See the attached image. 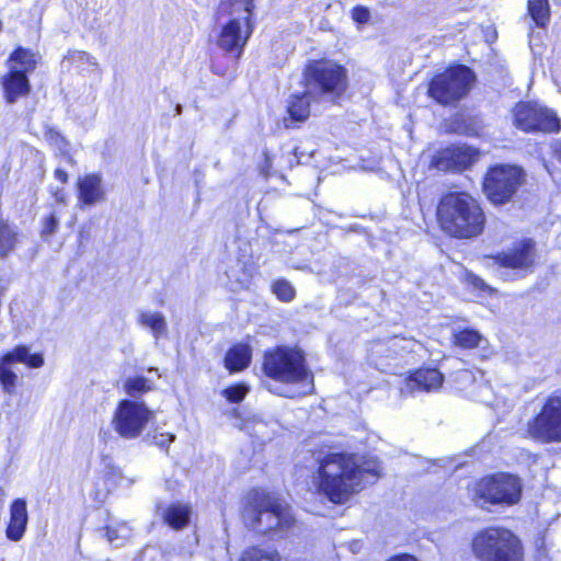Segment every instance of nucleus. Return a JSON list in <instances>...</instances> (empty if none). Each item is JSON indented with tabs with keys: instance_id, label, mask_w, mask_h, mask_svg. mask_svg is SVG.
<instances>
[{
	"instance_id": "37998d69",
	"label": "nucleus",
	"mask_w": 561,
	"mask_h": 561,
	"mask_svg": "<svg viewBox=\"0 0 561 561\" xmlns=\"http://www.w3.org/2000/svg\"><path fill=\"white\" fill-rule=\"evenodd\" d=\"M55 178L61 182V183H66L67 180H68V174L66 171L61 170V169H56L55 170Z\"/></svg>"
},
{
	"instance_id": "20e7f679",
	"label": "nucleus",
	"mask_w": 561,
	"mask_h": 561,
	"mask_svg": "<svg viewBox=\"0 0 561 561\" xmlns=\"http://www.w3.org/2000/svg\"><path fill=\"white\" fill-rule=\"evenodd\" d=\"M263 370L267 377L282 383H299L309 393L313 389V375L306 365L302 351L278 346L264 355Z\"/></svg>"
},
{
	"instance_id": "c85d7f7f",
	"label": "nucleus",
	"mask_w": 561,
	"mask_h": 561,
	"mask_svg": "<svg viewBox=\"0 0 561 561\" xmlns=\"http://www.w3.org/2000/svg\"><path fill=\"white\" fill-rule=\"evenodd\" d=\"M453 341L456 346L465 350L478 347L485 339L483 335L473 329H463L453 335Z\"/></svg>"
},
{
	"instance_id": "a211bd4d",
	"label": "nucleus",
	"mask_w": 561,
	"mask_h": 561,
	"mask_svg": "<svg viewBox=\"0 0 561 561\" xmlns=\"http://www.w3.org/2000/svg\"><path fill=\"white\" fill-rule=\"evenodd\" d=\"M1 85L4 92V99L10 104L15 103L20 98L27 95L31 91L28 77L13 69H9L8 73L2 77Z\"/></svg>"
},
{
	"instance_id": "393cba45",
	"label": "nucleus",
	"mask_w": 561,
	"mask_h": 561,
	"mask_svg": "<svg viewBox=\"0 0 561 561\" xmlns=\"http://www.w3.org/2000/svg\"><path fill=\"white\" fill-rule=\"evenodd\" d=\"M252 357L251 347L247 344H237L225 356L226 368L230 371H239L249 366Z\"/></svg>"
},
{
	"instance_id": "1a4fd4ad",
	"label": "nucleus",
	"mask_w": 561,
	"mask_h": 561,
	"mask_svg": "<svg viewBox=\"0 0 561 561\" xmlns=\"http://www.w3.org/2000/svg\"><path fill=\"white\" fill-rule=\"evenodd\" d=\"M478 505L516 504L522 495L520 480L508 473H497L481 479L474 489Z\"/></svg>"
},
{
	"instance_id": "ddd939ff",
	"label": "nucleus",
	"mask_w": 561,
	"mask_h": 561,
	"mask_svg": "<svg viewBox=\"0 0 561 561\" xmlns=\"http://www.w3.org/2000/svg\"><path fill=\"white\" fill-rule=\"evenodd\" d=\"M477 158V150L469 146H450L439 150L432 164L440 171H460L470 167Z\"/></svg>"
},
{
	"instance_id": "79ce46f5",
	"label": "nucleus",
	"mask_w": 561,
	"mask_h": 561,
	"mask_svg": "<svg viewBox=\"0 0 561 561\" xmlns=\"http://www.w3.org/2000/svg\"><path fill=\"white\" fill-rule=\"evenodd\" d=\"M469 280L471 283V285L477 288V289H480V290H483V291H486V290H490V287L485 284V282L479 277V276H476V275H470L469 276Z\"/></svg>"
},
{
	"instance_id": "473e14b6",
	"label": "nucleus",
	"mask_w": 561,
	"mask_h": 561,
	"mask_svg": "<svg viewBox=\"0 0 561 561\" xmlns=\"http://www.w3.org/2000/svg\"><path fill=\"white\" fill-rule=\"evenodd\" d=\"M272 290L276 297L284 302H290L296 296L294 286L288 280L283 278L276 279L272 284Z\"/></svg>"
},
{
	"instance_id": "4be33fe9",
	"label": "nucleus",
	"mask_w": 561,
	"mask_h": 561,
	"mask_svg": "<svg viewBox=\"0 0 561 561\" xmlns=\"http://www.w3.org/2000/svg\"><path fill=\"white\" fill-rule=\"evenodd\" d=\"M158 512L160 513L163 522L173 529L184 528L191 517V511L187 505L173 503L165 507L159 506Z\"/></svg>"
},
{
	"instance_id": "f3484780",
	"label": "nucleus",
	"mask_w": 561,
	"mask_h": 561,
	"mask_svg": "<svg viewBox=\"0 0 561 561\" xmlns=\"http://www.w3.org/2000/svg\"><path fill=\"white\" fill-rule=\"evenodd\" d=\"M444 381L443 374L436 368H422L413 373L405 380V391L411 393L415 391H433L442 387Z\"/></svg>"
},
{
	"instance_id": "f03ea898",
	"label": "nucleus",
	"mask_w": 561,
	"mask_h": 561,
	"mask_svg": "<svg viewBox=\"0 0 561 561\" xmlns=\"http://www.w3.org/2000/svg\"><path fill=\"white\" fill-rule=\"evenodd\" d=\"M437 220L447 234L458 239H471L482 233L485 215L479 202L470 194L453 192L440 198Z\"/></svg>"
},
{
	"instance_id": "9b49d317",
	"label": "nucleus",
	"mask_w": 561,
	"mask_h": 561,
	"mask_svg": "<svg viewBox=\"0 0 561 561\" xmlns=\"http://www.w3.org/2000/svg\"><path fill=\"white\" fill-rule=\"evenodd\" d=\"M527 434L540 443H561V391L548 397L540 412L528 421Z\"/></svg>"
},
{
	"instance_id": "58836bf2",
	"label": "nucleus",
	"mask_w": 561,
	"mask_h": 561,
	"mask_svg": "<svg viewBox=\"0 0 561 561\" xmlns=\"http://www.w3.org/2000/svg\"><path fill=\"white\" fill-rule=\"evenodd\" d=\"M59 226V220L54 214H50L48 217H46L43 221V229H42V236L47 237L51 236L56 232Z\"/></svg>"
},
{
	"instance_id": "c9c22d12",
	"label": "nucleus",
	"mask_w": 561,
	"mask_h": 561,
	"mask_svg": "<svg viewBox=\"0 0 561 561\" xmlns=\"http://www.w3.org/2000/svg\"><path fill=\"white\" fill-rule=\"evenodd\" d=\"M175 439V436L170 433H149L144 440L148 444L156 445L161 449H167L169 445Z\"/></svg>"
},
{
	"instance_id": "e433bc0d",
	"label": "nucleus",
	"mask_w": 561,
	"mask_h": 561,
	"mask_svg": "<svg viewBox=\"0 0 561 561\" xmlns=\"http://www.w3.org/2000/svg\"><path fill=\"white\" fill-rule=\"evenodd\" d=\"M248 392L249 388L243 383L230 386L222 391L225 398L232 403L241 402Z\"/></svg>"
},
{
	"instance_id": "c03bdc74",
	"label": "nucleus",
	"mask_w": 561,
	"mask_h": 561,
	"mask_svg": "<svg viewBox=\"0 0 561 561\" xmlns=\"http://www.w3.org/2000/svg\"><path fill=\"white\" fill-rule=\"evenodd\" d=\"M54 197L56 202L58 203H65L66 201V194L62 188H58L54 192Z\"/></svg>"
},
{
	"instance_id": "4c0bfd02",
	"label": "nucleus",
	"mask_w": 561,
	"mask_h": 561,
	"mask_svg": "<svg viewBox=\"0 0 561 561\" xmlns=\"http://www.w3.org/2000/svg\"><path fill=\"white\" fill-rule=\"evenodd\" d=\"M455 131L468 136L477 135L478 130L474 126H471V118L460 117L455 122Z\"/></svg>"
},
{
	"instance_id": "de8ad7c7",
	"label": "nucleus",
	"mask_w": 561,
	"mask_h": 561,
	"mask_svg": "<svg viewBox=\"0 0 561 561\" xmlns=\"http://www.w3.org/2000/svg\"><path fill=\"white\" fill-rule=\"evenodd\" d=\"M266 387L268 388V390H270L271 392L277 393V394H279V396L288 397V394H287V393H285V392H283V391L280 390V388L272 389L270 386H266Z\"/></svg>"
},
{
	"instance_id": "72a5a7b5",
	"label": "nucleus",
	"mask_w": 561,
	"mask_h": 561,
	"mask_svg": "<svg viewBox=\"0 0 561 561\" xmlns=\"http://www.w3.org/2000/svg\"><path fill=\"white\" fill-rule=\"evenodd\" d=\"M101 531L110 543H114L116 546L121 545L119 541L127 539L130 535V529L124 524L117 527L107 526Z\"/></svg>"
},
{
	"instance_id": "bb28decb",
	"label": "nucleus",
	"mask_w": 561,
	"mask_h": 561,
	"mask_svg": "<svg viewBox=\"0 0 561 561\" xmlns=\"http://www.w3.org/2000/svg\"><path fill=\"white\" fill-rule=\"evenodd\" d=\"M137 320L141 327L151 330L156 340L167 335L168 325L165 318L161 312L140 311Z\"/></svg>"
},
{
	"instance_id": "5701e85b",
	"label": "nucleus",
	"mask_w": 561,
	"mask_h": 561,
	"mask_svg": "<svg viewBox=\"0 0 561 561\" xmlns=\"http://www.w3.org/2000/svg\"><path fill=\"white\" fill-rule=\"evenodd\" d=\"M4 364L13 365L23 363L31 368H39L44 365V357L42 354H31L30 348L25 345H19L11 352H8L1 357Z\"/></svg>"
},
{
	"instance_id": "423d86ee",
	"label": "nucleus",
	"mask_w": 561,
	"mask_h": 561,
	"mask_svg": "<svg viewBox=\"0 0 561 561\" xmlns=\"http://www.w3.org/2000/svg\"><path fill=\"white\" fill-rule=\"evenodd\" d=\"M307 92L320 100L333 101L346 87V70L330 60H312L304 71Z\"/></svg>"
},
{
	"instance_id": "412c9836",
	"label": "nucleus",
	"mask_w": 561,
	"mask_h": 561,
	"mask_svg": "<svg viewBox=\"0 0 561 561\" xmlns=\"http://www.w3.org/2000/svg\"><path fill=\"white\" fill-rule=\"evenodd\" d=\"M311 100L318 101L319 98H314L312 94L307 92V88L301 94H294L288 104L289 118H285L284 123L287 128L293 127V122H305L310 115V102Z\"/></svg>"
},
{
	"instance_id": "a19ab883",
	"label": "nucleus",
	"mask_w": 561,
	"mask_h": 561,
	"mask_svg": "<svg viewBox=\"0 0 561 561\" xmlns=\"http://www.w3.org/2000/svg\"><path fill=\"white\" fill-rule=\"evenodd\" d=\"M352 16L358 23H366L370 18V12L367 8L357 5L353 9Z\"/></svg>"
},
{
	"instance_id": "a878e982",
	"label": "nucleus",
	"mask_w": 561,
	"mask_h": 561,
	"mask_svg": "<svg viewBox=\"0 0 561 561\" xmlns=\"http://www.w3.org/2000/svg\"><path fill=\"white\" fill-rule=\"evenodd\" d=\"M8 68L18 70L20 73L33 72L36 67V56L31 50L23 47H18L9 57L7 61Z\"/></svg>"
},
{
	"instance_id": "7c9ffc66",
	"label": "nucleus",
	"mask_w": 561,
	"mask_h": 561,
	"mask_svg": "<svg viewBox=\"0 0 561 561\" xmlns=\"http://www.w3.org/2000/svg\"><path fill=\"white\" fill-rule=\"evenodd\" d=\"M240 561H279V556L275 550L252 547L242 553Z\"/></svg>"
},
{
	"instance_id": "7ed1b4c3",
	"label": "nucleus",
	"mask_w": 561,
	"mask_h": 561,
	"mask_svg": "<svg viewBox=\"0 0 561 561\" xmlns=\"http://www.w3.org/2000/svg\"><path fill=\"white\" fill-rule=\"evenodd\" d=\"M242 516L247 527L272 539L286 536L295 524L278 499L259 490L249 493Z\"/></svg>"
},
{
	"instance_id": "cd10ccee",
	"label": "nucleus",
	"mask_w": 561,
	"mask_h": 561,
	"mask_svg": "<svg viewBox=\"0 0 561 561\" xmlns=\"http://www.w3.org/2000/svg\"><path fill=\"white\" fill-rule=\"evenodd\" d=\"M528 13L538 27H545L550 21L549 0H528Z\"/></svg>"
},
{
	"instance_id": "39448f33",
	"label": "nucleus",
	"mask_w": 561,
	"mask_h": 561,
	"mask_svg": "<svg viewBox=\"0 0 561 561\" xmlns=\"http://www.w3.org/2000/svg\"><path fill=\"white\" fill-rule=\"evenodd\" d=\"M471 551L478 561H524L520 540L506 528L489 527L477 533Z\"/></svg>"
},
{
	"instance_id": "4468645a",
	"label": "nucleus",
	"mask_w": 561,
	"mask_h": 561,
	"mask_svg": "<svg viewBox=\"0 0 561 561\" xmlns=\"http://www.w3.org/2000/svg\"><path fill=\"white\" fill-rule=\"evenodd\" d=\"M414 342L399 336H393L387 342H377L371 347L370 360L379 370L390 369L388 359L402 357L412 350Z\"/></svg>"
},
{
	"instance_id": "b1692460",
	"label": "nucleus",
	"mask_w": 561,
	"mask_h": 561,
	"mask_svg": "<svg viewBox=\"0 0 561 561\" xmlns=\"http://www.w3.org/2000/svg\"><path fill=\"white\" fill-rule=\"evenodd\" d=\"M254 9V0H221L219 4V14L236 15L241 18L247 26Z\"/></svg>"
},
{
	"instance_id": "aec40b11",
	"label": "nucleus",
	"mask_w": 561,
	"mask_h": 561,
	"mask_svg": "<svg viewBox=\"0 0 561 561\" xmlns=\"http://www.w3.org/2000/svg\"><path fill=\"white\" fill-rule=\"evenodd\" d=\"M10 515L7 536L12 541H19L25 533L28 519L26 502L22 499H16L11 505Z\"/></svg>"
},
{
	"instance_id": "8fccbe9b",
	"label": "nucleus",
	"mask_w": 561,
	"mask_h": 561,
	"mask_svg": "<svg viewBox=\"0 0 561 561\" xmlns=\"http://www.w3.org/2000/svg\"><path fill=\"white\" fill-rule=\"evenodd\" d=\"M299 229H293V230H288L287 233H293V232H296L298 231Z\"/></svg>"
},
{
	"instance_id": "2eb2a0df",
	"label": "nucleus",
	"mask_w": 561,
	"mask_h": 561,
	"mask_svg": "<svg viewBox=\"0 0 561 561\" xmlns=\"http://www.w3.org/2000/svg\"><path fill=\"white\" fill-rule=\"evenodd\" d=\"M241 18H232L221 30L217 39V45L226 53L233 54L239 58L252 32L251 25L247 26L243 33L241 28Z\"/></svg>"
},
{
	"instance_id": "ea45409f",
	"label": "nucleus",
	"mask_w": 561,
	"mask_h": 561,
	"mask_svg": "<svg viewBox=\"0 0 561 561\" xmlns=\"http://www.w3.org/2000/svg\"><path fill=\"white\" fill-rule=\"evenodd\" d=\"M46 138L54 142L60 150L67 147V141L57 130L49 128L46 133Z\"/></svg>"
},
{
	"instance_id": "9d476101",
	"label": "nucleus",
	"mask_w": 561,
	"mask_h": 561,
	"mask_svg": "<svg viewBox=\"0 0 561 561\" xmlns=\"http://www.w3.org/2000/svg\"><path fill=\"white\" fill-rule=\"evenodd\" d=\"M154 412L144 402L131 399L121 400L114 411L112 426L124 439H135L141 435Z\"/></svg>"
},
{
	"instance_id": "f257e3e1",
	"label": "nucleus",
	"mask_w": 561,
	"mask_h": 561,
	"mask_svg": "<svg viewBox=\"0 0 561 561\" xmlns=\"http://www.w3.org/2000/svg\"><path fill=\"white\" fill-rule=\"evenodd\" d=\"M380 462L373 457L347 453H329L319 460V490L332 503H346L365 484L376 481Z\"/></svg>"
},
{
	"instance_id": "f8f14e48",
	"label": "nucleus",
	"mask_w": 561,
	"mask_h": 561,
	"mask_svg": "<svg viewBox=\"0 0 561 561\" xmlns=\"http://www.w3.org/2000/svg\"><path fill=\"white\" fill-rule=\"evenodd\" d=\"M513 113L515 126L524 131L556 133L561 128L557 114L538 104L520 102Z\"/></svg>"
},
{
	"instance_id": "49530a36",
	"label": "nucleus",
	"mask_w": 561,
	"mask_h": 561,
	"mask_svg": "<svg viewBox=\"0 0 561 561\" xmlns=\"http://www.w3.org/2000/svg\"><path fill=\"white\" fill-rule=\"evenodd\" d=\"M553 151L558 160L561 161V142L558 141L554 144Z\"/></svg>"
},
{
	"instance_id": "0eeeda50",
	"label": "nucleus",
	"mask_w": 561,
	"mask_h": 561,
	"mask_svg": "<svg viewBox=\"0 0 561 561\" xmlns=\"http://www.w3.org/2000/svg\"><path fill=\"white\" fill-rule=\"evenodd\" d=\"M525 182L526 174L520 167L495 164L486 171L482 190L491 204L502 206L514 201Z\"/></svg>"
},
{
	"instance_id": "2f4dec72",
	"label": "nucleus",
	"mask_w": 561,
	"mask_h": 561,
	"mask_svg": "<svg viewBox=\"0 0 561 561\" xmlns=\"http://www.w3.org/2000/svg\"><path fill=\"white\" fill-rule=\"evenodd\" d=\"M18 381V375L11 369V365L4 364L0 358V383L5 393L12 394Z\"/></svg>"
},
{
	"instance_id": "dca6fc26",
	"label": "nucleus",
	"mask_w": 561,
	"mask_h": 561,
	"mask_svg": "<svg viewBox=\"0 0 561 561\" xmlns=\"http://www.w3.org/2000/svg\"><path fill=\"white\" fill-rule=\"evenodd\" d=\"M535 261V242L531 239H525L515 244L507 252L500 253L495 256V262L510 268H528L533 266Z\"/></svg>"
},
{
	"instance_id": "f704fd0d",
	"label": "nucleus",
	"mask_w": 561,
	"mask_h": 561,
	"mask_svg": "<svg viewBox=\"0 0 561 561\" xmlns=\"http://www.w3.org/2000/svg\"><path fill=\"white\" fill-rule=\"evenodd\" d=\"M15 233L8 227H0V256H7L15 245Z\"/></svg>"
},
{
	"instance_id": "09e8293b",
	"label": "nucleus",
	"mask_w": 561,
	"mask_h": 561,
	"mask_svg": "<svg viewBox=\"0 0 561 561\" xmlns=\"http://www.w3.org/2000/svg\"><path fill=\"white\" fill-rule=\"evenodd\" d=\"M175 111H176V114H178V115H180V114H181V112H182V106H181V105H178V106H176V108H175Z\"/></svg>"
},
{
	"instance_id": "6e6552de",
	"label": "nucleus",
	"mask_w": 561,
	"mask_h": 561,
	"mask_svg": "<svg viewBox=\"0 0 561 561\" xmlns=\"http://www.w3.org/2000/svg\"><path fill=\"white\" fill-rule=\"evenodd\" d=\"M474 81V72L458 65L436 75L430 82L428 94L439 104H454L467 96Z\"/></svg>"
},
{
	"instance_id": "c756f323",
	"label": "nucleus",
	"mask_w": 561,
	"mask_h": 561,
	"mask_svg": "<svg viewBox=\"0 0 561 561\" xmlns=\"http://www.w3.org/2000/svg\"><path fill=\"white\" fill-rule=\"evenodd\" d=\"M124 389L128 397L137 399L142 393L149 391L151 386L147 378L137 376L127 378L124 382Z\"/></svg>"
},
{
	"instance_id": "6ab92c4d",
	"label": "nucleus",
	"mask_w": 561,
	"mask_h": 561,
	"mask_svg": "<svg viewBox=\"0 0 561 561\" xmlns=\"http://www.w3.org/2000/svg\"><path fill=\"white\" fill-rule=\"evenodd\" d=\"M79 199L84 205H94L105 199V190L100 174H88L78 180Z\"/></svg>"
},
{
	"instance_id": "a18cd8bd",
	"label": "nucleus",
	"mask_w": 561,
	"mask_h": 561,
	"mask_svg": "<svg viewBox=\"0 0 561 561\" xmlns=\"http://www.w3.org/2000/svg\"><path fill=\"white\" fill-rule=\"evenodd\" d=\"M389 561H417V560L412 556L404 554V556H399V557L392 558Z\"/></svg>"
}]
</instances>
